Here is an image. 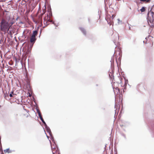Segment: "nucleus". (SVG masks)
I'll return each instance as SVG.
<instances>
[{"label":"nucleus","mask_w":154,"mask_h":154,"mask_svg":"<svg viewBox=\"0 0 154 154\" xmlns=\"http://www.w3.org/2000/svg\"><path fill=\"white\" fill-rule=\"evenodd\" d=\"M42 15H40L39 16L38 19L36 20H34V21L36 23H38L42 22Z\"/></svg>","instance_id":"obj_7"},{"label":"nucleus","mask_w":154,"mask_h":154,"mask_svg":"<svg viewBox=\"0 0 154 154\" xmlns=\"http://www.w3.org/2000/svg\"><path fill=\"white\" fill-rule=\"evenodd\" d=\"M25 78L26 79V83H30V79L27 74H26Z\"/></svg>","instance_id":"obj_8"},{"label":"nucleus","mask_w":154,"mask_h":154,"mask_svg":"<svg viewBox=\"0 0 154 154\" xmlns=\"http://www.w3.org/2000/svg\"><path fill=\"white\" fill-rule=\"evenodd\" d=\"M4 152L5 153H9L10 152V149H6L4 150Z\"/></svg>","instance_id":"obj_19"},{"label":"nucleus","mask_w":154,"mask_h":154,"mask_svg":"<svg viewBox=\"0 0 154 154\" xmlns=\"http://www.w3.org/2000/svg\"><path fill=\"white\" fill-rule=\"evenodd\" d=\"M149 37L146 38V41L145 43V45L147 49L149 50L152 47L153 45V41L149 39Z\"/></svg>","instance_id":"obj_3"},{"label":"nucleus","mask_w":154,"mask_h":154,"mask_svg":"<svg viewBox=\"0 0 154 154\" xmlns=\"http://www.w3.org/2000/svg\"><path fill=\"white\" fill-rule=\"evenodd\" d=\"M29 97H30L31 95H30V94L29 93Z\"/></svg>","instance_id":"obj_23"},{"label":"nucleus","mask_w":154,"mask_h":154,"mask_svg":"<svg viewBox=\"0 0 154 154\" xmlns=\"http://www.w3.org/2000/svg\"><path fill=\"white\" fill-rule=\"evenodd\" d=\"M26 87L28 91H30L31 89V86H30V83H26Z\"/></svg>","instance_id":"obj_12"},{"label":"nucleus","mask_w":154,"mask_h":154,"mask_svg":"<svg viewBox=\"0 0 154 154\" xmlns=\"http://www.w3.org/2000/svg\"><path fill=\"white\" fill-rule=\"evenodd\" d=\"M14 23V22L10 20V17L8 16L5 19H2L0 23L1 30L6 33L9 29H11V26Z\"/></svg>","instance_id":"obj_1"},{"label":"nucleus","mask_w":154,"mask_h":154,"mask_svg":"<svg viewBox=\"0 0 154 154\" xmlns=\"http://www.w3.org/2000/svg\"><path fill=\"white\" fill-rule=\"evenodd\" d=\"M44 23L45 22L46 23H48L49 22H51V20H50V17L49 15H47V17L44 18Z\"/></svg>","instance_id":"obj_6"},{"label":"nucleus","mask_w":154,"mask_h":154,"mask_svg":"<svg viewBox=\"0 0 154 154\" xmlns=\"http://www.w3.org/2000/svg\"><path fill=\"white\" fill-rule=\"evenodd\" d=\"M140 1L146 2L149 3L150 2V0H140Z\"/></svg>","instance_id":"obj_18"},{"label":"nucleus","mask_w":154,"mask_h":154,"mask_svg":"<svg viewBox=\"0 0 154 154\" xmlns=\"http://www.w3.org/2000/svg\"><path fill=\"white\" fill-rule=\"evenodd\" d=\"M143 42L144 43H145V41H143Z\"/></svg>","instance_id":"obj_27"},{"label":"nucleus","mask_w":154,"mask_h":154,"mask_svg":"<svg viewBox=\"0 0 154 154\" xmlns=\"http://www.w3.org/2000/svg\"><path fill=\"white\" fill-rule=\"evenodd\" d=\"M11 28V29H9V30L8 31H7L8 32V34L11 35L14 33V31L13 30H11V28Z\"/></svg>","instance_id":"obj_11"},{"label":"nucleus","mask_w":154,"mask_h":154,"mask_svg":"<svg viewBox=\"0 0 154 154\" xmlns=\"http://www.w3.org/2000/svg\"><path fill=\"white\" fill-rule=\"evenodd\" d=\"M106 20H107L108 24H109L110 25L112 24V22L110 18H109L108 16H107L106 18Z\"/></svg>","instance_id":"obj_9"},{"label":"nucleus","mask_w":154,"mask_h":154,"mask_svg":"<svg viewBox=\"0 0 154 154\" xmlns=\"http://www.w3.org/2000/svg\"><path fill=\"white\" fill-rule=\"evenodd\" d=\"M39 116L40 117V119H41V121H42V122L43 123V124H44L45 125H46V123L44 120L43 119L42 116H41V114L40 113H39Z\"/></svg>","instance_id":"obj_14"},{"label":"nucleus","mask_w":154,"mask_h":154,"mask_svg":"<svg viewBox=\"0 0 154 154\" xmlns=\"http://www.w3.org/2000/svg\"><path fill=\"white\" fill-rule=\"evenodd\" d=\"M141 12H143L145 11V8L144 7H142L140 10Z\"/></svg>","instance_id":"obj_17"},{"label":"nucleus","mask_w":154,"mask_h":154,"mask_svg":"<svg viewBox=\"0 0 154 154\" xmlns=\"http://www.w3.org/2000/svg\"><path fill=\"white\" fill-rule=\"evenodd\" d=\"M115 17V15H114L113 14L112 15V17H111V18H112V20L114 19V18Z\"/></svg>","instance_id":"obj_21"},{"label":"nucleus","mask_w":154,"mask_h":154,"mask_svg":"<svg viewBox=\"0 0 154 154\" xmlns=\"http://www.w3.org/2000/svg\"><path fill=\"white\" fill-rule=\"evenodd\" d=\"M2 154H3V152H2Z\"/></svg>","instance_id":"obj_26"},{"label":"nucleus","mask_w":154,"mask_h":154,"mask_svg":"<svg viewBox=\"0 0 154 154\" xmlns=\"http://www.w3.org/2000/svg\"><path fill=\"white\" fill-rule=\"evenodd\" d=\"M16 115L17 116H18V115H17V114H16Z\"/></svg>","instance_id":"obj_25"},{"label":"nucleus","mask_w":154,"mask_h":154,"mask_svg":"<svg viewBox=\"0 0 154 154\" xmlns=\"http://www.w3.org/2000/svg\"><path fill=\"white\" fill-rule=\"evenodd\" d=\"M113 79L112 80V82H113V83L112 84V87L114 91L115 94L116 95H119L120 94V91L119 88L117 87H116L115 86V84H117V83H115L114 82L113 80Z\"/></svg>","instance_id":"obj_4"},{"label":"nucleus","mask_w":154,"mask_h":154,"mask_svg":"<svg viewBox=\"0 0 154 154\" xmlns=\"http://www.w3.org/2000/svg\"><path fill=\"white\" fill-rule=\"evenodd\" d=\"M51 149L52 150V152L53 153H54V148H53L52 146L51 147Z\"/></svg>","instance_id":"obj_22"},{"label":"nucleus","mask_w":154,"mask_h":154,"mask_svg":"<svg viewBox=\"0 0 154 154\" xmlns=\"http://www.w3.org/2000/svg\"><path fill=\"white\" fill-rule=\"evenodd\" d=\"M23 118L24 119H26V118L29 117L30 115L28 112L26 110L23 112L22 114Z\"/></svg>","instance_id":"obj_5"},{"label":"nucleus","mask_w":154,"mask_h":154,"mask_svg":"<svg viewBox=\"0 0 154 154\" xmlns=\"http://www.w3.org/2000/svg\"><path fill=\"white\" fill-rule=\"evenodd\" d=\"M148 14V22L150 27L152 29L154 26V13L149 11Z\"/></svg>","instance_id":"obj_2"},{"label":"nucleus","mask_w":154,"mask_h":154,"mask_svg":"<svg viewBox=\"0 0 154 154\" xmlns=\"http://www.w3.org/2000/svg\"><path fill=\"white\" fill-rule=\"evenodd\" d=\"M80 29L84 35H85L86 34V31L84 28H81Z\"/></svg>","instance_id":"obj_15"},{"label":"nucleus","mask_w":154,"mask_h":154,"mask_svg":"<svg viewBox=\"0 0 154 154\" xmlns=\"http://www.w3.org/2000/svg\"><path fill=\"white\" fill-rule=\"evenodd\" d=\"M57 149V148H54V149H55L56 150V149Z\"/></svg>","instance_id":"obj_24"},{"label":"nucleus","mask_w":154,"mask_h":154,"mask_svg":"<svg viewBox=\"0 0 154 154\" xmlns=\"http://www.w3.org/2000/svg\"><path fill=\"white\" fill-rule=\"evenodd\" d=\"M16 95L14 93L13 91L11 92V93L9 94V96L10 97H13L16 98Z\"/></svg>","instance_id":"obj_13"},{"label":"nucleus","mask_w":154,"mask_h":154,"mask_svg":"<svg viewBox=\"0 0 154 154\" xmlns=\"http://www.w3.org/2000/svg\"><path fill=\"white\" fill-rule=\"evenodd\" d=\"M46 6H45V7L44 9L43 10V13L41 14V15H42L45 13V10H46Z\"/></svg>","instance_id":"obj_20"},{"label":"nucleus","mask_w":154,"mask_h":154,"mask_svg":"<svg viewBox=\"0 0 154 154\" xmlns=\"http://www.w3.org/2000/svg\"><path fill=\"white\" fill-rule=\"evenodd\" d=\"M37 33H38V32L37 31H36V30L34 31L33 32V33L32 34V36L35 37L37 35Z\"/></svg>","instance_id":"obj_16"},{"label":"nucleus","mask_w":154,"mask_h":154,"mask_svg":"<svg viewBox=\"0 0 154 154\" xmlns=\"http://www.w3.org/2000/svg\"><path fill=\"white\" fill-rule=\"evenodd\" d=\"M36 40V38L35 37L31 36L30 38V41L31 42H35Z\"/></svg>","instance_id":"obj_10"}]
</instances>
